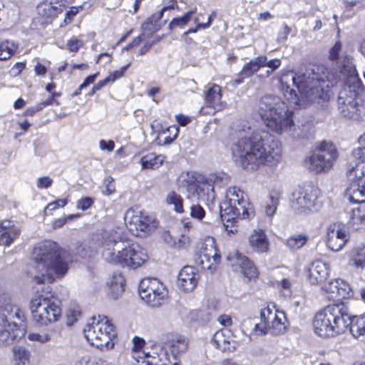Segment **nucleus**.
<instances>
[{
	"instance_id": "c85d7f7f",
	"label": "nucleus",
	"mask_w": 365,
	"mask_h": 365,
	"mask_svg": "<svg viewBox=\"0 0 365 365\" xmlns=\"http://www.w3.org/2000/svg\"><path fill=\"white\" fill-rule=\"evenodd\" d=\"M165 12L163 9L155 14H153L152 16L148 18L142 25V29L144 32H148V35L152 34L155 31H158L163 26H164L168 19H164L162 22L160 20L163 19Z\"/></svg>"
},
{
	"instance_id": "c03bdc74",
	"label": "nucleus",
	"mask_w": 365,
	"mask_h": 365,
	"mask_svg": "<svg viewBox=\"0 0 365 365\" xmlns=\"http://www.w3.org/2000/svg\"><path fill=\"white\" fill-rule=\"evenodd\" d=\"M137 365H161V361L158 356L150 355L148 353L143 352L142 356H133Z\"/></svg>"
},
{
	"instance_id": "1a4fd4ad",
	"label": "nucleus",
	"mask_w": 365,
	"mask_h": 365,
	"mask_svg": "<svg viewBox=\"0 0 365 365\" xmlns=\"http://www.w3.org/2000/svg\"><path fill=\"white\" fill-rule=\"evenodd\" d=\"M61 302L53 296L40 295L31 301L33 319L40 325H47L58 320L61 314Z\"/></svg>"
},
{
	"instance_id": "0eeeda50",
	"label": "nucleus",
	"mask_w": 365,
	"mask_h": 365,
	"mask_svg": "<svg viewBox=\"0 0 365 365\" xmlns=\"http://www.w3.org/2000/svg\"><path fill=\"white\" fill-rule=\"evenodd\" d=\"M348 307L343 302L332 304L318 312L313 319L314 331L321 337H331L346 331Z\"/></svg>"
},
{
	"instance_id": "39448f33",
	"label": "nucleus",
	"mask_w": 365,
	"mask_h": 365,
	"mask_svg": "<svg viewBox=\"0 0 365 365\" xmlns=\"http://www.w3.org/2000/svg\"><path fill=\"white\" fill-rule=\"evenodd\" d=\"M258 112L262 120L272 131L279 134L287 133L294 137L300 136V133L296 132L293 111L279 96L266 95L262 97Z\"/></svg>"
},
{
	"instance_id": "774afa93",
	"label": "nucleus",
	"mask_w": 365,
	"mask_h": 365,
	"mask_svg": "<svg viewBox=\"0 0 365 365\" xmlns=\"http://www.w3.org/2000/svg\"><path fill=\"white\" fill-rule=\"evenodd\" d=\"M281 60L279 58H274L268 61L267 58L266 57V60L264 64V66H267L270 69H272V71H275L281 66Z\"/></svg>"
},
{
	"instance_id": "a19ab883",
	"label": "nucleus",
	"mask_w": 365,
	"mask_h": 365,
	"mask_svg": "<svg viewBox=\"0 0 365 365\" xmlns=\"http://www.w3.org/2000/svg\"><path fill=\"white\" fill-rule=\"evenodd\" d=\"M168 205H172L174 207V210L178 213H182L183 209V199L182 197L175 191L170 192L165 199Z\"/></svg>"
},
{
	"instance_id": "4c0bfd02",
	"label": "nucleus",
	"mask_w": 365,
	"mask_h": 365,
	"mask_svg": "<svg viewBox=\"0 0 365 365\" xmlns=\"http://www.w3.org/2000/svg\"><path fill=\"white\" fill-rule=\"evenodd\" d=\"M309 240V236L305 234H297L289 237L286 242L287 246L292 250L302 247Z\"/></svg>"
},
{
	"instance_id": "9b49d317",
	"label": "nucleus",
	"mask_w": 365,
	"mask_h": 365,
	"mask_svg": "<svg viewBox=\"0 0 365 365\" xmlns=\"http://www.w3.org/2000/svg\"><path fill=\"white\" fill-rule=\"evenodd\" d=\"M320 195V190L314 185L307 184L299 187L292 193V207L297 212L305 215L317 212L322 206Z\"/></svg>"
},
{
	"instance_id": "13d9d810",
	"label": "nucleus",
	"mask_w": 365,
	"mask_h": 365,
	"mask_svg": "<svg viewBox=\"0 0 365 365\" xmlns=\"http://www.w3.org/2000/svg\"><path fill=\"white\" fill-rule=\"evenodd\" d=\"M93 204V200L90 197H86L80 199L77 202V208L83 211L86 210Z\"/></svg>"
},
{
	"instance_id": "393cba45",
	"label": "nucleus",
	"mask_w": 365,
	"mask_h": 365,
	"mask_svg": "<svg viewBox=\"0 0 365 365\" xmlns=\"http://www.w3.org/2000/svg\"><path fill=\"white\" fill-rule=\"evenodd\" d=\"M329 266L325 262L317 259L314 261L309 268V279L312 284L324 282L329 275Z\"/></svg>"
},
{
	"instance_id": "09e8293b",
	"label": "nucleus",
	"mask_w": 365,
	"mask_h": 365,
	"mask_svg": "<svg viewBox=\"0 0 365 365\" xmlns=\"http://www.w3.org/2000/svg\"><path fill=\"white\" fill-rule=\"evenodd\" d=\"M277 312L269 307L262 309L260 312L261 321L264 322L270 326V323L272 319L276 317V313Z\"/></svg>"
},
{
	"instance_id": "5fc2aeb1",
	"label": "nucleus",
	"mask_w": 365,
	"mask_h": 365,
	"mask_svg": "<svg viewBox=\"0 0 365 365\" xmlns=\"http://www.w3.org/2000/svg\"><path fill=\"white\" fill-rule=\"evenodd\" d=\"M269 331H270V327L262 321L260 323L256 324L253 329V332L257 335H265Z\"/></svg>"
},
{
	"instance_id": "4be33fe9",
	"label": "nucleus",
	"mask_w": 365,
	"mask_h": 365,
	"mask_svg": "<svg viewBox=\"0 0 365 365\" xmlns=\"http://www.w3.org/2000/svg\"><path fill=\"white\" fill-rule=\"evenodd\" d=\"M199 274L192 266H185L178 274L177 285L182 291L192 292L198 282Z\"/></svg>"
},
{
	"instance_id": "c756f323",
	"label": "nucleus",
	"mask_w": 365,
	"mask_h": 365,
	"mask_svg": "<svg viewBox=\"0 0 365 365\" xmlns=\"http://www.w3.org/2000/svg\"><path fill=\"white\" fill-rule=\"evenodd\" d=\"M7 314L10 318L16 317L21 320L23 314L20 309L11 304L10 297L6 294L0 295V314Z\"/></svg>"
},
{
	"instance_id": "49530a36",
	"label": "nucleus",
	"mask_w": 365,
	"mask_h": 365,
	"mask_svg": "<svg viewBox=\"0 0 365 365\" xmlns=\"http://www.w3.org/2000/svg\"><path fill=\"white\" fill-rule=\"evenodd\" d=\"M212 341L215 346L221 350H225L227 348V344L230 343L228 338L225 337L223 330L215 332Z\"/></svg>"
},
{
	"instance_id": "e2e57ef3",
	"label": "nucleus",
	"mask_w": 365,
	"mask_h": 365,
	"mask_svg": "<svg viewBox=\"0 0 365 365\" xmlns=\"http://www.w3.org/2000/svg\"><path fill=\"white\" fill-rule=\"evenodd\" d=\"M13 229H19L13 221L6 220L0 222V232L11 231Z\"/></svg>"
},
{
	"instance_id": "f704fd0d",
	"label": "nucleus",
	"mask_w": 365,
	"mask_h": 365,
	"mask_svg": "<svg viewBox=\"0 0 365 365\" xmlns=\"http://www.w3.org/2000/svg\"><path fill=\"white\" fill-rule=\"evenodd\" d=\"M353 155L356 161L354 165H350L349 169L354 170L359 175H365V146L354 149Z\"/></svg>"
},
{
	"instance_id": "338daca9",
	"label": "nucleus",
	"mask_w": 365,
	"mask_h": 365,
	"mask_svg": "<svg viewBox=\"0 0 365 365\" xmlns=\"http://www.w3.org/2000/svg\"><path fill=\"white\" fill-rule=\"evenodd\" d=\"M99 148L102 150H107L111 152L114 150L115 143L113 140L106 141L105 140H101L99 141Z\"/></svg>"
},
{
	"instance_id": "ea45409f",
	"label": "nucleus",
	"mask_w": 365,
	"mask_h": 365,
	"mask_svg": "<svg viewBox=\"0 0 365 365\" xmlns=\"http://www.w3.org/2000/svg\"><path fill=\"white\" fill-rule=\"evenodd\" d=\"M17 45L8 40L0 41V61L9 58L16 51Z\"/></svg>"
},
{
	"instance_id": "2f4dec72",
	"label": "nucleus",
	"mask_w": 365,
	"mask_h": 365,
	"mask_svg": "<svg viewBox=\"0 0 365 365\" xmlns=\"http://www.w3.org/2000/svg\"><path fill=\"white\" fill-rule=\"evenodd\" d=\"M109 293L112 298L118 299L124 292L125 279L121 273H113L110 281L108 282Z\"/></svg>"
},
{
	"instance_id": "cd10ccee",
	"label": "nucleus",
	"mask_w": 365,
	"mask_h": 365,
	"mask_svg": "<svg viewBox=\"0 0 365 365\" xmlns=\"http://www.w3.org/2000/svg\"><path fill=\"white\" fill-rule=\"evenodd\" d=\"M349 320L346 323V331L356 339L365 334V318L353 315L348 309Z\"/></svg>"
},
{
	"instance_id": "052dcab7",
	"label": "nucleus",
	"mask_w": 365,
	"mask_h": 365,
	"mask_svg": "<svg viewBox=\"0 0 365 365\" xmlns=\"http://www.w3.org/2000/svg\"><path fill=\"white\" fill-rule=\"evenodd\" d=\"M83 46V42L77 38H71L68 41L66 46L71 52H77Z\"/></svg>"
},
{
	"instance_id": "a211bd4d",
	"label": "nucleus",
	"mask_w": 365,
	"mask_h": 365,
	"mask_svg": "<svg viewBox=\"0 0 365 365\" xmlns=\"http://www.w3.org/2000/svg\"><path fill=\"white\" fill-rule=\"evenodd\" d=\"M205 107L200 109V112L205 113H215L222 110L227 106V103L222 101V88L212 84L205 91Z\"/></svg>"
},
{
	"instance_id": "f8f14e48",
	"label": "nucleus",
	"mask_w": 365,
	"mask_h": 365,
	"mask_svg": "<svg viewBox=\"0 0 365 365\" xmlns=\"http://www.w3.org/2000/svg\"><path fill=\"white\" fill-rule=\"evenodd\" d=\"M337 158L338 152L335 145L330 142L324 141L309 158L307 163L311 170L319 173L330 170Z\"/></svg>"
},
{
	"instance_id": "c9c22d12",
	"label": "nucleus",
	"mask_w": 365,
	"mask_h": 365,
	"mask_svg": "<svg viewBox=\"0 0 365 365\" xmlns=\"http://www.w3.org/2000/svg\"><path fill=\"white\" fill-rule=\"evenodd\" d=\"M165 159V157L163 155H156L150 153L141 158V167L143 169H156L163 164Z\"/></svg>"
},
{
	"instance_id": "79ce46f5",
	"label": "nucleus",
	"mask_w": 365,
	"mask_h": 365,
	"mask_svg": "<svg viewBox=\"0 0 365 365\" xmlns=\"http://www.w3.org/2000/svg\"><path fill=\"white\" fill-rule=\"evenodd\" d=\"M20 233V229H13L11 231L0 232V245L9 247L19 238Z\"/></svg>"
},
{
	"instance_id": "e433bc0d",
	"label": "nucleus",
	"mask_w": 365,
	"mask_h": 365,
	"mask_svg": "<svg viewBox=\"0 0 365 365\" xmlns=\"http://www.w3.org/2000/svg\"><path fill=\"white\" fill-rule=\"evenodd\" d=\"M365 224V214L360 209H353L348 216L347 225L353 230H357Z\"/></svg>"
},
{
	"instance_id": "6ab92c4d",
	"label": "nucleus",
	"mask_w": 365,
	"mask_h": 365,
	"mask_svg": "<svg viewBox=\"0 0 365 365\" xmlns=\"http://www.w3.org/2000/svg\"><path fill=\"white\" fill-rule=\"evenodd\" d=\"M124 220L127 227L131 232L150 230V227H154L153 219L145 215L140 210L129 209L125 214Z\"/></svg>"
},
{
	"instance_id": "473e14b6",
	"label": "nucleus",
	"mask_w": 365,
	"mask_h": 365,
	"mask_svg": "<svg viewBox=\"0 0 365 365\" xmlns=\"http://www.w3.org/2000/svg\"><path fill=\"white\" fill-rule=\"evenodd\" d=\"M265 60V56H259L250 60L243 66L239 75L242 76V78L250 77L255 72L259 71L260 68L264 67Z\"/></svg>"
},
{
	"instance_id": "20e7f679",
	"label": "nucleus",
	"mask_w": 365,
	"mask_h": 365,
	"mask_svg": "<svg viewBox=\"0 0 365 365\" xmlns=\"http://www.w3.org/2000/svg\"><path fill=\"white\" fill-rule=\"evenodd\" d=\"M101 245L104 259L122 267L135 269L148 259L146 250L137 243L125 240L120 230L102 233Z\"/></svg>"
},
{
	"instance_id": "aec40b11",
	"label": "nucleus",
	"mask_w": 365,
	"mask_h": 365,
	"mask_svg": "<svg viewBox=\"0 0 365 365\" xmlns=\"http://www.w3.org/2000/svg\"><path fill=\"white\" fill-rule=\"evenodd\" d=\"M324 289L327 294V297L330 300L339 302L352 296V290L350 285L341 279L331 280L324 285Z\"/></svg>"
},
{
	"instance_id": "de8ad7c7",
	"label": "nucleus",
	"mask_w": 365,
	"mask_h": 365,
	"mask_svg": "<svg viewBox=\"0 0 365 365\" xmlns=\"http://www.w3.org/2000/svg\"><path fill=\"white\" fill-rule=\"evenodd\" d=\"M167 133H173V135H165L163 141V145H169L174 141L178 135L179 128L176 125L169 126L165 130L162 131L161 135H166Z\"/></svg>"
},
{
	"instance_id": "f257e3e1",
	"label": "nucleus",
	"mask_w": 365,
	"mask_h": 365,
	"mask_svg": "<svg viewBox=\"0 0 365 365\" xmlns=\"http://www.w3.org/2000/svg\"><path fill=\"white\" fill-rule=\"evenodd\" d=\"M236 133L237 140L231 148L232 158L244 169L255 170L260 165H274L281 160L280 143L269 133L255 130L243 123Z\"/></svg>"
},
{
	"instance_id": "864d4df0",
	"label": "nucleus",
	"mask_w": 365,
	"mask_h": 365,
	"mask_svg": "<svg viewBox=\"0 0 365 365\" xmlns=\"http://www.w3.org/2000/svg\"><path fill=\"white\" fill-rule=\"evenodd\" d=\"M130 66V63L123 66L120 69L117 70L111 73L107 78H106V81L109 83H113L116 80L120 78L123 76L125 72L127 71L128 67Z\"/></svg>"
},
{
	"instance_id": "f03ea898",
	"label": "nucleus",
	"mask_w": 365,
	"mask_h": 365,
	"mask_svg": "<svg viewBox=\"0 0 365 365\" xmlns=\"http://www.w3.org/2000/svg\"><path fill=\"white\" fill-rule=\"evenodd\" d=\"M324 67L313 65L303 74L288 71L281 78L284 96L291 104L304 107L307 103L322 105L330 97Z\"/></svg>"
},
{
	"instance_id": "4468645a",
	"label": "nucleus",
	"mask_w": 365,
	"mask_h": 365,
	"mask_svg": "<svg viewBox=\"0 0 365 365\" xmlns=\"http://www.w3.org/2000/svg\"><path fill=\"white\" fill-rule=\"evenodd\" d=\"M139 295L151 307L161 305L168 297L165 287L157 279L145 278L139 283Z\"/></svg>"
},
{
	"instance_id": "bf43d9fd",
	"label": "nucleus",
	"mask_w": 365,
	"mask_h": 365,
	"mask_svg": "<svg viewBox=\"0 0 365 365\" xmlns=\"http://www.w3.org/2000/svg\"><path fill=\"white\" fill-rule=\"evenodd\" d=\"M81 315V312L78 309H70L67 313L66 324L68 326H72L78 320Z\"/></svg>"
},
{
	"instance_id": "3c124183",
	"label": "nucleus",
	"mask_w": 365,
	"mask_h": 365,
	"mask_svg": "<svg viewBox=\"0 0 365 365\" xmlns=\"http://www.w3.org/2000/svg\"><path fill=\"white\" fill-rule=\"evenodd\" d=\"M279 204V199L277 196L271 195L269 202L265 206V212L267 216L272 217L276 212Z\"/></svg>"
},
{
	"instance_id": "b1692460",
	"label": "nucleus",
	"mask_w": 365,
	"mask_h": 365,
	"mask_svg": "<svg viewBox=\"0 0 365 365\" xmlns=\"http://www.w3.org/2000/svg\"><path fill=\"white\" fill-rule=\"evenodd\" d=\"M165 343L170 349L173 360H177V357H180L183 354L187 351L188 346L187 339L179 334H168Z\"/></svg>"
},
{
	"instance_id": "72a5a7b5",
	"label": "nucleus",
	"mask_w": 365,
	"mask_h": 365,
	"mask_svg": "<svg viewBox=\"0 0 365 365\" xmlns=\"http://www.w3.org/2000/svg\"><path fill=\"white\" fill-rule=\"evenodd\" d=\"M31 357L30 350L25 346L16 345L12 348V359L14 365H29Z\"/></svg>"
},
{
	"instance_id": "a18cd8bd",
	"label": "nucleus",
	"mask_w": 365,
	"mask_h": 365,
	"mask_svg": "<svg viewBox=\"0 0 365 365\" xmlns=\"http://www.w3.org/2000/svg\"><path fill=\"white\" fill-rule=\"evenodd\" d=\"M205 180L214 187L215 186L222 187L227 183L228 177L225 173H217L210 174L205 177Z\"/></svg>"
},
{
	"instance_id": "9d476101",
	"label": "nucleus",
	"mask_w": 365,
	"mask_h": 365,
	"mask_svg": "<svg viewBox=\"0 0 365 365\" xmlns=\"http://www.w3.org/2000/svg\"><path fill=\"white\" fill-rule=\"evenodd\" d=\"M180 185L187 193V197H195L207 205L212 203L215 199L214 187L205 180V177L192 173H182L180 176Z\"/></svg>"
},
{
	"instance_id": "f3484780",
	"label": "nucleus",
	"mask_w": 365,
	"mask_h": 365,
	"mask_svg": "<svg viewBox=\"0 0 365 365\" xmlns=\"http://www.w3.org/2000/svg\"><path fill=\"white\" fill-rule=\"evenodd\" d=\"M26 333L25 325L9 322L6 314H0V344H9L16 338H21Z\"/></svg>"
},
{
	"instance_id": "2eb2a0df",
	"label": "nucleus",
	"mask_w": 365,
	"mask_h": 365,
	"mask_svg": "<svg viewBox=\"0 0 365 365\" xmlns=\"http://www.w3.org/2000/svg\"><path fill=\"white\" fill-rule=\"evenodd\" d=\"M347 178L349 185L347 187L345 195L350 202H365V175L357 174L354 170L349 169Z\"/></svg>"
},
{
	"instance_id": "37998d69",
	"label": "nucleus",
	"mask_w": 365,
	"mask_h": 365,
	"mask_svg": "<svg viewBox=\"0 0 365 365\" xmlns=\"http://www.w3.org/2000/svg\"><path fill=\"white\" fill-rule=\"evenodd\" d=\"M196 11V9L190 10L187 11L182 16L174 18L169 24V29L170 30L180 27L182 28L186 26L189 21L191 20L192 15L195 14Z\"/></svg>"
},
{
	"instance_id": "ddd939ff",
	"label": "nucleus",
	"mask_w": 365,
	"mask_h": 365,
	"mask_svg": "<svg viewBox=\"0 0 365 365\" xmlns=\"http://www.w3.org/2000/svg\"><path fill=\"white\" fill-rule=\"evenodd\" d=\"M360 83L356 78H349L340 90L337 99L338 109L345 118H353L357 111L356 96Z\"/></svg>"
},
{
	"instance_id": "4d7b16f0",
	"label": "nucleus",
	"mask_w": 365,
	"mask_h": 365,
	"mask_svg": "<svg viewBox=\"0 0 365 365\" xmlns=\"http://www.w3.org/2000/svg\"><path fill=\"white\" fill-rule=\"evenodd\" d=\"M133 351H135V356L141 355L143 353L140 352V349L144 346L145 344V340L143 338H140L139 336H134L133 339Z\"/></svg>"
},
{
	"instance_id": "6e6552de",
	"label": "nucleus",
	"mask_w": 365,
	"mask_h": 365,
	"mask_svg": "<svg viewBox=\"0 0 365 365\" xmlns=\"http://www.w3.org/2000/svg\"><path fill=\"white\" fill-rule=\"evenodd\" d=\"M85 337L89 343L101 349L113 348V338L116 336L114 326L107 317H93L83 329Z\"/></svg>"
},
{
	"instance_id": "8fccbe9b",
	"label": "nucleus",
	"mask_w": 365,
	"mask_h": 365,
	"mask_svg": "<svg viewBox=\"0 0 365 365\" xmlns=\"http://www.w3.org/2000/svg\"><path fill=\"white\" fill-rule=\"evenodd\" d=\"M190 215L194 219L202 220L205 217V210L198 204L192 205L190 207Z\"/></svg>"
},
{
	"instance_id": "7ed1b4c3",
	"label": "nucleus",
	"mask_w": 365,
	"mask_h": 365,
	"mask_svg": "<svg viewBox=\"0 0 365 365\" xmlns=\"http://www.w3.org/2000/svg\"><path fill=\"white\" fill-rule=\"evenodd\" d=\"M32 260L39 273L34 280L40 283H51L61 279L67 273L71 258L69 253L56 242L46 240L38 243L34 248Z\"/></svg>"
},
{
	"instance_id": "423d86ee",
	"label": "nucleus",
	"mask_w": 365,
	"mask_h": 365,
	"mask_svg": "<svg viewBox=\"0 0 365 365\" xmlns=\"http://www.w3.org/2000/svg\"><path fill=\"white\" fill-rule=\"evenodd\" d=\"M225 197L226 200L220 205V216L227 233L235 234L237 231L236 220L251 218L254 211L247 195L239 187H229Z\"/></svg>"
},
{
	"instance_id": "bb28decb",
	"label": "nucleus",
	"mask_w": 365,
	"mask_h": 365,
	"mask_svg": "<svg viewBox=\"0 0 365 365\" xmlns=\"http://www.w3.org/2000/svg\"><path fill=\"white\" fill-rule=\"evenodd\" d=\"M251 248L259 253L268 251L269 242L265 232L262 230H254L249 237Z\"/></svg>"
},
{
	"instance_id": "0e129e2a",
	"label": "nucleus",
	"mask_w": 365,
	"mask_h": 365,
	"mask_svg": "<svg viewBox=\"0 0 365 365\" xmlns=\"http://www.w3.org/2000/svg\"><path fill=\"white\" fill-rule=\"evenodd\" d=\"M76 365H113V364L102 358H97V359H94L93 360L87 361L84 363L79 362V363L76 364Z\"/></svg>"
},
{
	"instance_id": "5701e85b",
	"label": "nucleus",
	"mask_w": 365,
	"mask_h": 365,
	"mask_svg": "<svg viewBox=\"0 0 365 365\" xmlns=\"http://www.w3.org/2000/svg\"><path fill=\"white\" fill-rule=\"evenodd\" d=\"M220 255L218 253L213 240H212L211 245L209 247L208 245H206L205 250L200 254V263L203 269L209 270L212 273L220 262Z\"/></svg>"
},
{
	"instance_id": "6e6d98bb",
	"label": "nucleus",
	"mask_w": 365,
	"mask_h": 365,
	"mask_svg": "<svg viewBox=\"0 0 365 365\" xmlns=\"http://www.w3.org/2000/svg\"><path fill=\"white\" fill-rule=\"evenodd\" d=\"M66 204V199H58L57 200L48 203L46 207L44 212L46 214L48 211L55 210L58 207H63Z\"/></svg>"
},
{
	"instance_id": "680f3d73",
	"label": "nucleus",
	"mask_w": 365,
	"mask_h": 365,
	"mask_svg": "<svg viewBox=\"0 0 365 365\" xmlns=\"http://www.w3.org/2000/svg\"><path fill=\"white\" fill-rule=\"evenodd\" d=\"M53 180L48 176L41 177L38 179L36 185L38 188L46 189L51 186Z\"/></svg>"
},
{
	"instance_id": "58836bf2",
	"label": "nucleus",
	"mask_w": 365,
	"mask_h": 365,
	"mask_svg": "<svg viewBox=\"0 0 365 365\" xmlns=\"http://www.w3.org/2000/svg\"><path fill=\"white\" fill-rule=\"evenodd\" d=\"M270 332L272 334H279L284 331L285 317L283 312H277L276 317L270 323Z\"/></svg>"
},
{
	"instance_id": "dca6fc26",
	"label": "nucleus",
	"mask_w": 365,
	"mask_h": 365,
	"mask_svg": "<svg viewBox=\"0 0 365 365\" xmlns=\"http://www.w3.org/2000/svg\"><path fill=\"white\" fill-rule=\"evenodd\" d=\"M227 260L235 272L241 274L249 279L257 277V269L253 263L238 251L230 253L227 256Z\"/></svg>"
},
{
	"instance_id": "69168bd1",
	"label": "nucleus",
	"mask_w": 365,
	"mask_h": 365,
	"mask_svg": "<svg viewBox=\"0 0 365 365\" xmlns=\"http://www.w3.org/2000/svg\"><path fill=\"white\" fill-rule=\"evenodd\" d=\"M341 49V43L339 41L335 43L334 46L329 51V58L335 61L338 58L339 51Z\"/></svg>"
},
{
	"instance_id": "7c9ffc66",
	"label": "nucleus",
	"mask_w": 365,
	"mask_h": 365,
	"mask_svg": "<svg viewBox=\"0 0 365 365\" xmlns=\"http://www.w3.org/2000/svg\"><path fill=\"white\" fill-rule=\"evenodd\" d=\"M350 264L357 269H365V243L354 247L349 252Z\"/></svg>"
},
{
	"instance_id": "603ef678",
	"label": "nucleus",
	"mask_w": 365,
	"mask_h": 365,
	"mask_svg": "<svg viewBox=\"0 0 365 365\" xmlns=\"http://www.w3.org/2000/svg\"><path fill=\"white\" fill-rule=\"evenodd\" d=\"M28 339L30 341H38L41 344H44V343H46V342L51 341V336L48 333H46V332L42 333V334L30 333L28 335Z\"/></svg>"
},
{
	"instance_id": "a878e982",
	"label": "nucleus",
	"mask_w": 365,
	"mask_h": 365,
	"mask_svg": "<svg viewBox=\"0 0 365 365\" xmlns=\"http://www.w3.org/2000/svg\"><path fill=\"white\" fill-rule=\"evenodd\" d=\"M64 8V4L57 0H46L38 5L37 12L39 16L48 19L62 13Z\"/></svg>"
},
{
	"instance_id": "412c9836",
	"label": "nucleus",
	"mask_w": 365,
	"mask_h": 365,
	"mask_svg": "<svg viewBox=\"0 0 365 365\" xmlns=\"http://www.w3.org/2000/svg\"><path fill=\"white\" fill-rule=\"evenodd\" d=\"M327 234V245L334 252L341 250L349 240L346 230L340 228L336 224L329 225Z\"/></svg>"
}]
</instances>
